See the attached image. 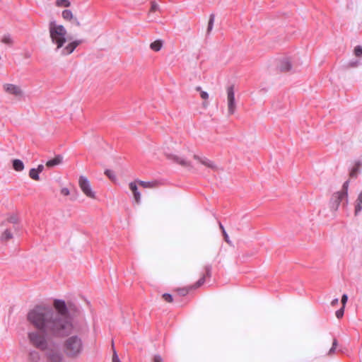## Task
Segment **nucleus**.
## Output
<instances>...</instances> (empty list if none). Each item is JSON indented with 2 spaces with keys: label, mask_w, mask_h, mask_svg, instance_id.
I'll list each match as a JSON object with an SVG mask.
<instances>
[{
  "label": "nucleus",
  "mask_w": 362,
  "mask_h": 362,
  "mask_svg": "<svg viewBox=\"0 0 362 362\" xmlns=\"http://www.w3.org/2000/svg\"><path fill=\"white\" fill-rule=\"evenodd\" d=\"M54 308L57 313L54 314L51 308L47 306V333L56 337L70 335L74 329L72 318L64 300L54 299Z\"/></svg>",
  "instance_id": "1"
},
{
  "label": "nucleus",
  "mask_w": 362,
  "mask_h": 362,
  "mask_svg": "<svg viewBox=\"0 0 362 362\" xmlns=\"http://www.w3.org/2000/svg\"><path fill=\"white\" fill-rule=\"evenodd\" d=\"M49 31L52 42L56 45L55 52L61 56L69 55L82 42L76 40L64 46L66 42V30L62 25L57 24L55 21L49 22Z\"/></svg>",
  "instance_id": "2"
},
{
  "label": "nucleus",
  "mask_w": 362,
  "mask_h": 362,
  "mask_svg": "<svg viewBox=\"0 0 362 362\" xmlns=\"http://www.w3.org/2000/svg\"><path fill=\"white\" fill-rule=\"evenodd\" d=\"M64 351L69 358L78 357L83 352V343L82 339L78 335L68 337L64 343Z\"/></svg>",
  "instance_id": "3"
},
{
  "label": "nucleus",
  "mask_w": 362,
  "mask_h": 362,
  "mask_svg": "<svg viewBox=\"0 0 362 362\" xmlns=\"http://www.w3.org/2000/svg\"><path fill=\"white\" fill-rule=\"evenodd\" d=\"M27 320L35 329H45V306L35 305L28 313Z\"/></svg>",
  "instance_id": "4"
},
{
  "label": "nucleus",
  "mask_w": 362,
  "mask_h": 362,
  "mask_svg": "<svg viewBox=\"0 0 362 362\" xmlns=\"http://www.w3.org/2000/svg\"><path fill=\"white\" fill-rule=\"evenodd\" d=\"M28 339L32 346L41 350H45V329H35L28 333Z\"/></svg>",
  "instance_id": "5"
},
{
  "label": "nucleus",
  "mask_w": 362,
  "mask_h": 362,
  "mask_svg": "<svg viewBox=\"0 0 362 362\" xmlns=\"http://www.w3.org/2000/svg\"><path fill=\"white\" fill-rule=\"evenodd\" d=\"M78 185L86 197L92 199L95 198V192L93 190L90 182L86 177L81 175L78 179Z\"/></svg>",
  "instance_id": "6"
},
{
  "label": "nucleus",
  "mask_w": 362,
  "mask_h": 362,
  "mask_svg": "<svg viewBox=\"0 0 362 362\" xmlns=\"http://www.w3.org/2000/svg\"><path fill=\"white\" fill-rule=\"evenodd\" d=\"M227 101H228V112L229 115H233L236 108V103L235 99L234 86L230 85L227 88Z\"/></svg>",
  "instance_id": "7"
},
{
  "label": "nucleus",
  "mask_w": 362,
  "mask_h": 362,
  "mask_svg": "<svg viewBox=\"0 0 362 362\" xmlns=\"http://www.w3.org/2000/svg\"><path fill=\"white\" fill-rule=\"evenodd\" d=\"M347 203V193L346 192H337L334 194L330 200V207L332 210L337 211L340 205V203L344 200Z\"/></svg>",
  "instance_id": "8"
},
{
  "label": "nucleus",
  "mask_w": 362,
  "mask_h": 362,
  "mask_svg": "<svg viewBox=\"0 0 362 362\" xmlns=\"http://www.w3.org/2000/svg\"><path fill=\"white\" fill-rule=\"evenodd\" d=\"M63 356L58 349L48 350V339H47V362H62Z\"/></svg>",
  "instance_id": "9"
},
{
  "label": "nucleus",
  "mask_w": 362,
  "mask_h": 362,
  "mask_svg": "<svg viewBox=\"0 0 362 362\" xmlns=\"http://www.w3.org/2000/svg\"><path fill=\"white\" fill-rule=\"evenodd\" d=\"M54 154V157L52 158L51 155L47 154V168H54L57 165H59L62 163L64 157L61 154Z\"/></svg>",
  "instance_id": "10"
},
{
  "label": "nucleus",
  "mask_w": 362,
  "mask_h": 362,
  "mask_svg": "<svg viewBox=\"0 0 362 362\" xmlns=\"http://www.w3.org/2000/svg\"><path fill=\"white\" fill-rule=\"evenodd\" d=\"M212 267L210 264H207L204 267V274L201 277L194 285L190 286V288H197L202 286L205 282L206 277H211V276Z\"/></svg>",
  "instance_id": "11"
},
{
  "label": "nucleus",
  "mask_w": 362,
  "mask_h": 362,
  "mask_svg": "<svg viewBox=\"0 0 362 362\" xmlns=\"http://www.w3.org/2000/svg\"><path fill=\"white\" fill-rule=\"evenodd\" d=\"M4 90L11 95H13L15 96H21L22 95V90L21 88L14 84L11 83H6L4 85Z\"/></svg>",
  "instance_id": "12"
},
{
  "label": "nucleus",
  "mask_w": 362,
  "mask_h": 362,
  "mask_svg": "<svg viewBox=\"0 0 362 362\" xmlns=\"http://www.w3.org/2000/svg\"><path fill=\"white\" fill-rule=\"evenodd\" d=\"M194 158L199 160L202 165L212 169V170H216L217 166L212 162L211 160H209L206 157H202L198 155H194Z\"/></svg>",
  "instance_id": "13"
},
{
  "label": "nucleus",
  "mask_w": 362,
  "mask_h": 362,
  "mask_svg": "<svg viewBox=\"0 0 362 362\" xmlns=\"http://www.w3.org/2000/svg\"><path fill=\"white\" fill-rule=\"evenodd\" d=\"M168 157L173 160L174 162L182 165V166H185V167H191V163L190 162L187 161L185 158L183 157H181V156H177V155H173V154H169L168 155Z\"/></svg>",
  "instance_id": "14"
},
{
  "label": "nucleus",
  "mask_w": 362,
  "mask_h": 362,
  "mask_svg": "<svg viewBox=\"0 0 362 362\" xmlns=\"http://www.w3.org/2000/svg\"><path fill=\"white\" fill-rule=\"evenodd\" d=\"M129 189L133 192L135 201L136 202V203L139 204L140 202V199H141V194L138 190V187H137V185H136V182H131L129 183Z\"/></svg>",
  "instance_id": "15"
},
{
  "label": "nucleus",
  "mask_w": 362,
  "mask_h": 362,
  "mask_svg": "<svg viewBox=\"0 0 362 362\" xmlns=\"http://www.w3.org/2000/svg\"><path fill=\"white\" fill-rule=\"evenodd\" d=\"M279 68L281 71H287L291 69V62L288 58H284L280 60Z\"/></svg>",
  "instance_id": "16"
},
{
  "label": "nucleus",
  "mask_w": 362,
  "mask_h": 362,
  "mask_svg": "<svg viewBox=\"0 0 362 362\" xmlns=\"http://www.w3.org/2000/svg\"><path fill=\"white\" fill-rule=\"evenodd\" d=\"M361 211H362V191L358 194V198L356 201L355 215L358 216Z\"/></svg>",
  "instance_id": "17"
},
{
  "label": "nucleus",
  "mask_w": 362,
  "mask_h": 362,
  "mask_svg": "<svg viewBox=\"0 0 362 362\" xmlns=\"http://www.w3.org/2000/svg\"><path fill=\"white\" fill-rule=\"evenodd\" d=\"M163 47V41L160 40H157L150 44V48L155 51L158 52Z\"/></svg>",
  "instance_id": "18"
},
{
  "label": "nucleus",
  "mask_w": 362,
  "mask_h": 362,
  "mask_svg": "<svg viewBox=\"0 0 362 362\" xmlns=\"http://www.w3.org/2000/svg\"><path fill=\"white\" fill-rule=\"evenodd\" d=\"M13 168L15 170L20 172L24 169V164L22 160L14 159L13 160Z\"/></svg>",
  "instance_id": "19"
},
{
  "label": "nucleus",
  "mask_w": 362,
  "mask_h": 362,
  "mask_svg": "<svg viewBox=\"0 0 362 362\" xmlns=\"http://www.w3.org/2000/svg\"><path fill=\"white\" fill-rule=\"evenodd\" d=\"M361 163L360 161H357L354 166L351 168L350 172V176L352 177H356L358 175V173H359V169L361 166Z\"/></svg>",
  "instance_id": "20"
},
{
  "label": "nucleus",
  "mask_w": 362,
  "mask_h": 362,
  "mask_svg": "<svg viewBox=\"0 0 362 362\" xmlns=\"http://www.w3.org/2000/svg\"><path fill=\"white\" fill-rule=\"evenodd\" d=\"M29 359L30 362H39L40 360V354L36 351H33L30 353Z\"/></svg>",
  "instance_id": "21"
},
{
  "label": "nucleus",
  "mask_w": 362,
  "mask_h": 362,
  "mask_svg": "<svg viewBox=\"0 0 362 362\" xmlns=\"http://www.w3.org/2000/svg\"><path fill=\"white\" fill-rule=\"evenodd\" d=\"M214 20H215V15L214 13H211L209 16V20L208 26H207V30H206L207 35H209L213 29Z\"/></svg>",
  "instance_id": "22"
},
{
  "label": "nucleus",
  "mask_w": 362,
  "mask_h": 362,
  "mask_svg": "<svg viewBox=\"0 0 362 362\" xmlns=\"http://www.w3.org/2000/svg\"><path fill=\"white\" fill-rule=\"evenodd\" d=\"M137 182L144 188L154 187L156 186V182H146V181H142V180H138Z\"/></svg>",
  "instance_id": "23"
},
{
  "label": "nucleus",
  "mask_w": 362,
  "mask_h": 362,
  "mask_svg": "<svg viewBox=\"0 0 362 362\" xmlns=\"http://www.w3.org/2000/svg\"><path fill=\"white\" fill-rule=\"evenodd\" d=\"M62 18L66 21H70L73 18L72 11L69 9L64 10L62 11Z\"/></svg>",
  "instance_id": "24"
},
{
  "label": "nucleus",
  "mask_w": 362,
  "mask_h": 362,
  "mask_svg": "<svg viewBox=\"0 0 362 362\" xmlns=\"http://www.w3.org/2000/svg\"><path fill=\"white\" fill-rule=\"evenodd\" d=\"M12 238L13 235L9 229L5 230L1 236V238L3 241H6L8 240L11 239Z\"/></svg>",
  "instance_id": "25"
},
{
  "label": "nucleus",
  "mask_w": 362,
  "mask_h": 362,
  "mask_svg": "<svg viewBox=\"0 0 362 362\" xmlns=\"http://www.w3.org/2000/svg\"><path fill=\"white\" fill-rule=\"evenodd\" d=\"M1 42L9 46L12 45L13 43V40L10 35H4L2 37Z\"/></svg>",
  "instance_id": "26"
},
{
  "label": "nucleus",
  "mask_w": 362,
  "mask_h": 362,
  "mask_svg": "<svg viewBox=\"0 0 362 362\" xmlns=\"http://www.w3.org/2000/svg\"><path fill=\"white\" fill-rule=\"evenodd\" d=\"M55 5L58 7H69L71 2L69 0H57Z\"/></svg>",
  "instance_id": "27"
},
{
  "label": "nucleus",
  "mask_w": 362,
  "mask_h": 362,
  "mask_svg": "<svg viewBox=\"0 0 362 362\" xmlns=\"http://www.w3.org/2000/svg\"><path fill=\"white\" fill-rule=\"evenodd\" d=\"M39 171L35 170V168H33L30 170L29 175L30 178L35 180H39Z\"/></svg>",
  "instance_id": "28"
},
{
  "label": "nucleus",
  "mask_w": 362,
  "mask_h": 362,
  "mask_svg": "<svg viewBox=\"0 0 362 362\" xmlns=\"http://www.w3.org/2000/svg\"><path fill=\"white\" fill-rule=\"evenodd\" d=\"M337 345H338L337 340L336 339H334L333 342H332V346L328 352L329 355H332L335 352Z\"/></svg>",
  "instance_id": "29"
},
{
  "label": "nucleus",
  "mask_w": 362,
  "mask_h": 362,
  "mask_svg": "<svg viewBox=\"0 0 362 362\" xmlns=\"http://www.w3.org/2000/svg\"><path fill=\"white\" fill-rule=\"evenodd\" d=\"M354 54L358 57H362V46L357 45L354 48Z\"/></svg>",
  "instance_id": "30"
},
{
  "label": "nucleus",
  "mask_w": 362,
  "mask_h": 362,
  "mask_svg": "<svg viewBox=\"0 0 362 362\" xmlns=\"http://www.w3.org/2000/svg\"><path fill=\"white\" fill-rule=\"evenodd\" d=\"M105 174L112 180H115L116 179L114 172L111 170H105Z\"/></svg>",
  "instance_id": "31"
},
{
  "label": "nucleus",
  "mask_w": 362,
  "mask_h": 362,
  "mask_svg": "<svg viewBox=\"0 0 362 362\" xmlns=\"http://www.w3.org/2000/svg\"><path fill=\"white\" fill-rule=\"evenodd\" d=\"M192 288H190V286L188 288H182L178 289L179 294L180 296H186L188 292L192 290Z\"/></svg>",
  "instance_id": "32"
},
{
  "label": "nucleus",
  "mask_w": 362,
  "mask_h": 362,
  "mask_svg": "<svg viewBox=\"0 0 362 362\" xmlns=\"http://www.w3.org/2000/svg\"><path fill=\"white\" fill-rule=\"evenodd\" d=\"M344 313V307H342L336 311L335 315H336V317L338 319H339L343 317Z\"/></svg>",
  "instance_id": "33"
},
{
  "label": "nucleus",
  "mask_w": 362,
  "mask_h": 362,
  "mask_svg": "<svg viewBox=\"0 0 362 362\" xmlns=\"http://www.w3.org/2000/svg\"><path fill=\"white\" fill-rule=\"evenodd\" d=\"M163 299H164L165 301H167V302H168V303H171V302H173V296H172V295H171V294H170V293H166L163 294Z\"/></svg>",
  "instance_id": "34"
},
{
  "label": "nucleus",
  "mask_w": 362,
  "mask_h": 362,
  "mask_svg": "<svg viewBox=\"0 0 362 362\" xmlns=\"http://www.w3.org/2000/svg\"><path fill=\"white\" fill-rule=\"evenodd\" d=\"M360 62L358 60H351L349 62V65L351 67H356L359 65Z\"/></svg>",
  "instance_id": "35"
},
{
  "label": "nucleus",
  "mask_w": 362,
  "mask_h": 362,
  "mask_svg": "<svg viewBox=\"0 0 362 362\" xmlns=\"http://www.w3.org/2000/svg\"><path fill=\"white\" fill-rule=\"evenodd\" d=\"M70 193V190L67 187H63L61 189V194L64 196H68Z\"/></svg>",
  "instance_id": "36"
},
{
  "label": "nucleus",
  "mask_w": 362,
  "mask_h": 362,
  "mask_svg": "<svg viewBox=\"0 0 362 362\" xmlns=\"http://www.w3.org/2000/svg\"><path fill=\"white\" fill-rule=\"evenodd\" d=\"M21 55H22V57H23V58L24 59H30V57H31V54H30V52H28V51H24V52L21 54Z\"/></svg>",
  "instance_id": "37"
},
{
  "label": "nucleus",
  "mask_w": 362,
  "mask_h": 362,
  "mask_svg": "<svg viewBox=\"0 0 362 362\" xmlns=\"http://www.w3.org/2000/svg\"><path fill=\"white\" fill-rule=\"evenodd\" d=\"M348 300V296L346 294H343L342 296H341V302L343 305V307L345 306L346 302Z\"/></svg>",
  "instance_id": "38"
},
{
  "label": "nucleus",
  "mask_w": 362,
  "mask_h": 362,
  "mask_svg": "<svg viewBox=\"0 0 362 362\" xmlns=\"http://www.w3.org/2000/svg\"><path fill=\"white\" fill-rule=\"evenodd\" d=\"M112 362H120L118 355L115 349L113 351Z\"/></svg>",
  "instance_id": "39"
},
{
  "label": "nucleus",
  "mask_w": 362,
  "mask_h": 362,
  "mask_svg": "<svg viewBox=\"0 0 362 362\" xmlns=\"http://www.w3.org/2000/svg\"><path fill=\"white\" fill-rule=\"evenodd\" d=\"M163 358L160 355H155L153 358V362H163Z\"/></svg>",
  "instance_id": "40"
},
{
  "label": "nucleus",
  "mask_w": 362,
  "mask_h": 362,
  "mask_svg": "<svg viewBox=\"0 0 362 362\" xmlns=\"http://www.w3.org/2000/svg\"><path fill=\"white\" fill-rule=\"evenodd\" d=\"M348 187H349V181L344 182L343 184V186H342L343 191L341 192H346L348 194V192H347Z\"/></svg>",
  "instance_id": "41"
},
{
  "label": "nucleus",
  "mask_w": 362,
  "mask_h": 362,
  "mask_svg": "<svg viewBox=\"0 0 362 362\" xmlns=\"http://www.w3.org/2000/svg\"><path fill=\"white\" fill-rule=\"evenodd\" d=\"M200 95L202 99L206 100L209 98V94L206 91H201Z\"/></svg>",
  "instance_id": "42"
},
{
  "label": "nucleus",
  "mask_w": 362,
  "mask_h": 362,
  "mask_svg": "<svg viewBox=\"0 0 362 362\" xmlns=\"http://www.w3.org/2000/svg\"><path fill=\"white\" fill-rule=\"evenodd\" d=\"M223 235L224 236V238H225V240L226 242L227 243H230V240H229V238H228V235L225 230V228H223Z\"/></svg>",
  "instance_id": "43"
},
{
  "label": "nucleus",
  "mask_w": 362,
  "mask_h": 362,
  "mask_svg": "<svg viewBox=\"0 0 362 362\" xmlns=\"http://www.w3.org/2000/svg\"><path fill=\"white\" fill-rule=\"evenodd\" d=\"M158 5L154 2L151 4V11H155L158 9Z\"/></svg>",
  "instance_id": "44"
},
{
  "label": "nucleus",
  "mask_w": 362,
  "mask_h": 362,
  "mask_svg": "<svg viewBox=\"0 0 362 362\" xmlns=\"http://www.w3.org/2000/svg\"><path fill=\"white\" fill-rule=\"evenodd\" d=\"M338 301H339V299L338 298H334L332 302H331V305L332 306H334L335 305H337L338 303Z\"/></svg>",
  "instance_id": "45"
},
{
  "label": "nucleus",
  "mask_w": 362,
  "mask_h": 362,
  "mask_svg": "<svg viewBox=\"0 0 362 362\" xmlns=\"http://www.w3.org/2000/svg\"><path fill=\"white\" fill-rule=\"evenodd\" d=\"M43 169H44L43 165H39L36 170H37L39 171V173H41V172H42Z\"/></svg>",
  "instance_id": "46"
},
{
  "label": "nucleus",
  "mask_w": 362,
  "mask_h": 362,
  "mask_svg": "<svg viewBox=\"0 0 362 362\" xmlns=\"http://www.w3.org/2000/svg\"><path fill=\"white\" fill-rule=\"evenodd\" d=\"M8 221L14 223L16 222V218L15 217H11L9 218Z\"/></svg>",
  "instance_id": "47"
},
{
  "label": "nucleus",
  "mask_w": 362,
  "mask_h": 362,
  "mask_svg": "<svg viewBox=\"0 0 362 362\" xmlns=\"http://www.w3.org/2000/svg\"><path fill=\"white\" fill-rule=\"evenodd\" d=\"M219 226L221 229V230L223 231V228H224V227L223 226V225L221 224V223H219Z\"/></svg>",
  "instance_id": "48"
},
{
  "label": "nucleus",
  "mask_w": 362,
  "mask_h": 362,
  "mask_svg": "<svg viewBox=\"0 0 362 362\" xmlns=\"http://www.w3.org/2000/svg\"><path fill=\"white\" fill-rule=\"evenodd\" d=\"M196 89H197V90L199 91V90H201V87L200 86H197L196 88Z\"/></svg>",
  "instance_id": "49"
},
{
  "label": "nucleus",
  "mask_w": 362,
  "mask_h": 362,
  "mask_svg": "<svg viewBox=\"0 0 362 362\" xmlns=\"http://www.w3.org/2000/svg\"><path fill=\"white\" fill-rule=\"evenodd\" d=\"M16 63L18 64H20L21 62H19V61L18 62H16Z\"/></svg>",
  "instance_id": "50"
},
{
  "label": "nucleus",
  "mask_w": 362,
  "mask_h": 362,
  "mask_svg": "<svg viewBox=\"0 0 362 362\" xmlns=\"http://www.w3.org/2000/svg\"><path fill=\"white\" fill-rule=\"evenodd\" d=\"M77 25H79V22L76 19Z\"/></svg>",
  "instance_id": "51"
}]
</instances>
